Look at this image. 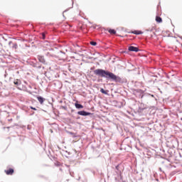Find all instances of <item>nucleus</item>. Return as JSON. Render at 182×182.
<instances>
[{"mask_svg": "<svg viewBox=\"0 0 182 182\" xmlns=\"http://www.w3.org/2000/svg\"><path fill=\"white\" fill-rule=\"evenodd\" d=\"M94 73L97 76H100L101 77H107V79H112V80H114V82L122 81V78H120V77L114 75L113 73H110L105 70L97 69L94 70Z\"/></svg>", "mask_w": 182, "mask_h": 182, "instance_id": "nucleus-1", "label": "nucleus"}, {"mask_svg": "<svg viewBox=\"0 0 182 182\" xmlns=\"http://www.w3.org/2000/svg\"><path fill=\"white\" fill-rule=\"evenodd\" d=\"M4 171L6 174H7V176H12V174H14L15 171L14 170V168H9V169L5 170Z\"/></svg>", "mask_w": 182, "mask_h": 182, "instance_id": "nucleus-2", "label": "nucleus"}, {"mask_svg": "<svg viewBox=\"0 0 182 182\" xmlns=\"http://www.w3.org/2000/svg\"><path fill=\"white\" fill-rule=\"evenodd\" d=\"M77 114H80V116H90V112H87L85 111H79L77 112Z\"/></svg>", "mask_w": 182, "mask_h": 182, "instance_id": "nucleus-3", "label": "nucleus"}, {"mask_svg": "<svg viewBox=\"0 0 182 182\" xmlns=\"http://www.w3.org/2000/svg\"><path fill=\"white\" fill-rule=\"evenodd\" d=\"M128 50L130 52H139V48L137 47H134V46H129Z\"/></svg>", "mask_w": 182, "mask_h": 182, "instance_id": "nucleus-4", "label": "nucleus"}, {"mask_svg": "<svg viewBox=\"0 0 182 182\" xmlns=\"http://www.w3.org/2000/svg\"><path fill=\"white\" fill-rule=\"evenodd\" d=\"M129 33H134V35H141L143 32L141 31H129Z\"/></svg>", "mask_w": 182, "mask_h": 182, "instance_id": "nucleus-5", "label": "nucleus"}, {"mask_svg": "<svg viewBox=\"0 0 182 182\" xmlns=\"http://www.w3.org/2000/svg\"><path fill=\"white\" fill-rule=\"evenodd\" d=\"M38 60H39V62H41V63H46L45 57H43L42 55H38Z\"/></svg>", "mask_w": 182, "mask_h": 182, "instance_id": "nucleus-6", "label": "nucleus"}, {"mask_svg": "<svg viewBox=\"0 0 182 182\" xmlns=\"http://www.w3.org/2000/svg\"><path fill=\"white\" fill-rule=\"evenodd\" d=\"M14 83L16 85V86H20V85H22V81H21V80L16 79L14 80Z\"/></svg>", "mask_w": 182, "mask_h": 182, "instance_id": "nucleus-7", "label": "nucleus"}, {"mask_svg": "<svg viewBox=\"0 0 182 182\" xmlns=\"http://www.w3.org/2000/svg\"><path fill=\"white\" fill-rule=\"evenodd\" d=\"M37 99L41 105H43V102H45V98L42 97H37Z\"/></svg>", "mask_w": 182, "mask_h": 182, "instance_id": "nucleus-8", "label": "nucleus"}, {"mask_svg": "<svg viewBox=\"0 0 182 182\" xmlns=\"http://www.w3.org/2000/svg\"><path fill=\"white\" fill-rule=\"evenodd\" d=\"M156 22H158L159 23H161V22H163V20L161 18L160 16H156Z\"/></svg>", "mask_w": 182, "mask_h": 182, "instance_id": "nucleus-9", "label": "nucleus"}, {"mask_svg": "<svg viewBox=\"0 0 182 182\" xmlns=\"http://www.w3.org/2000/svg\"><path fill=\"white\" fill-rule=\"evenodd\" d=\"M108 32L109 33H110L111 35H116V31L114 29H108Z\"/></svg>", "mask_w": 182, "mask_h": 182, "instance_id": "nucleus-10", "label": "nucleus"}, {"mask_svg": "<svg viewBox=\"0 0 182 182\" xmlns=\"http://www.w3.org/2000/svg\"><path fill=\"white\" fill-rule=\"evenodd\" d=\"M75 106L76 107V109H83V105L78 104V103H75Z\"/></svg>", "mask_w": 182, "mask_h": 182, "instance_id": "nucleus-11", "label": "nucleus"}, {"mask_svg": "<svg viewBox=\"0 0 182 182\" xmlns=\"http://www.w3.org/2000/svg\"><path fill=\"white\" fill-rule=\"evenodd\" d=\"M100 92L101 93H103V95H107V92H106V90H105L103 88L100 89Z\"/></svg>", "mask_w": 182, "mask_h": 182, "instance_id": "nucleus-12", "label": "nucleus"}, {"mask_svg": "<svg viewBox=\"0 0 182 182\" xmlns=\"http://www.w3.org/2000/svg\"><path fill=\"white\" fill-rule=\"evenodd\" d=\"M90 45H92V46H96V45H97V43H96L95 41H90Z\"/></svg>", "mask_w": 182, "mask_h": 182, "instance_id": "nucleus-13", "label": "nucleus"}, {"mask_svg": "<svg viewBox=\"0 0 182 182\" xmlns=\"http://www.w3.org/2000/svg\"><path fill=\"white\" fill-rule=\"evenodd\" d=\"M13 48H14V49H18V44L14 43V44H13Z\"/></svg>", "mask_w": 182, "mask_h": 182, "instance_id": "nucleus-14", "label": "nucleus"}, {"mask_svg": "<svg viewBox=\"0 0 182 182\" xmlns=\"http://www.w3.org/2000/svg\"><path fill=\"white\" fill-rule=\"evenodd\" d=\"M30 109H31L32 110H36V108H35L33 107H30Z\"/></svg>", "mask_w": 182, "mask_h": 182, "instance_id": "nucleus-15", "label": "nucleus"}, {"mask_svg": "<svg viewBox=\"0 0 182 182\" xmlns=\"http://www.w3.org/2000/svg\"><path fill=\"white\" fill-rule=\"evenodd\" d=\"M42 36H43V39H45V34H44V33H42Z\"/></svg>", "mask_w": 182, "mask_h": 182, "instance_id": "nucleus-16", "label": "nucleus"}, {"mask_svg": "<svg viewBox=\"0 0 182 182\" xmlns=\"http://www.w3.org/2000/svg\"><path fill=\"white\" fill-rule=\"evenodd\" d=\"M94 29H96V27H93Z\"/></svg>", "mask_w": 182, "mask_h": 182, "instance_id": "nucleus-17", "label": "nucleus"}, {"mask_svg": "<svg viewBox=\"0 0 182 182\" xmlns=\"http://www.w3.org/2000/svg\"><path fill=\"white\" fill-rule=\"evenodd\" d=\"M181 120H182V118L181 119Z\"/></svg>", "mask_w": 182, "mask_h": 182, "instance_id": "nucleus-18", "label": "nucleus"}]
</instances>
